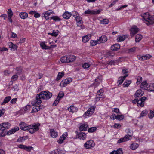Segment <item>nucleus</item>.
<instances>
[{"instance_id": "obj_26", "label": "nucleus", "mask_w": 154, "mask_h": 154, "mask_svg": "<svg viewBox=\"0 0 154 154\" xmlns=\"http://www.w3.org/2000/svg\"><path fill=\"white\" fill-rule=\"evenodd\" d=\"M78 137L80 139L84 140L86 137V134L83 132H81L79 134H78Z\"/></svg>"}, {"instance_id": "obj_1", "label": "nucleus", "mask_w": 154, "mask_h": 154, "mask_svg": "<svg viewBox=\"0 0 154 154\" xmlns=\"http://www.w3.org/2000/svg\"><path fill=\"white\" fill-rule=\"evenodd\" d=\"M52 94L48 91H43L37 94L35 100L32 101L31 104L32 105H39L43 100H48L52 96Z\"/></svg>"}, {"instance_id": "obj_55", "label": "nucleus", "mask_w": 154, "mask_h": 154, "mask_svg": "<svg viewBox=\"0 0 154 154\" xmlns=\"http://www.w3.org/2000/svg\"><path fill=\"white\" fill-rule=\"evenodd\" d=\"M51 19H53L55 21H59L60 20V19L57 16H54L51 17Z\"/></svg>"}, {"instance_id": "obj_53", "label": "nucleus", "mask_w": 154, "mask_h": 154, "mask_svg": "<svg viewBox=\"0 0 154 154\" xmlns=\"http://www.w3.org/2000/svg\"><path fill=\"white\" fill-rule=\"evenodd\" d=\"M8 16H12L13 15V13L12 11V10L11 8H9L8 9Z\"/></svg>"}, {"instance_id": "obj_9", "label": "nucleus", "mask_w": 154, "mask_h": 154, "mask_svg": "<svg viewBox=\"0 0 154 154\" xmlns=\"http://www.w3.org/2000/svg\"><path fill=\"white\" fill-rule=\"evenodd\" d=\"M18 147L19 148L24 149L28 152H30L33 149L32 147L27 146H26L23 144H20L18 146Z\"/></svg>"}, {"instance_id": "obj_19", "label": "nucleus", "mask_w": 154, "mask_h": 154, "mask_svg": "<svg viewBox=\"0 0 154 154\" xmlns=\"http://www.w3.org/2000/svg\"><path fill=\"white\" fill-rule=\"evenodd\" d=\"M120 48V45L118 43H116L111 46V49L112 51H117Z\"/></svg>"}, {"instance_id": "obj_38", "label": "nucleus", "mask_w": 154, "mask_h": 154, "mask_svg": "<svg viewBox=\"0 0 154 154\" xmlns=\"http://www.w3.org/2000/svg\"><path fill=\"white\" fill-rule=\"evenodd\" d=\"M142 38V36L140 34L137 35L135 36V41L136 42H138L141 40Z\"/></svg>"}, {"instance_id": "obj_7", "label": "nucleus", "mask_w": 154, "mask_h": 154, "mask_svg": "<svg viewBox=\"0 0 154 154\" xmlns=\"http://www.w3.org/2000/svg\"><path fill=\"white\" fill-rule=\"evenodd\" d=\"M101 10H98L97 11H94L88 9L85 12V13L89 14H99Z\"/></svg>"}, {"instance_id": "obj_37", "label": "nucleus", "mask_w": 154, "mask_h": 154, "mask_svg": "<svg viewBox=\"0 0 154 154\" xmlns=\"http://www.w3.org/2000/svg\"><path fill=\"white\" fill-rule=\"evenodd\" d=\"M139 146L138 144L136 143H133L131 144L130 147L131 149L133 150H135Z\"/></svg>"}, {"instance_id": "obj_52", "label": "nucleus", "mask_w": 154, "mask_h": 154, "mask_svg": "<svg viewBox=\"0 0 154 154\" xmlns=\"http://www.w3.org/2000/svg\"><path fill=\"white\" fill-rule=\"evenodd\" d=\"M65 139L64 137L61 136L59 140L57 141V142L59 144H62L63 142V140Z\"/></svg>"}, {"instance_id": "obj_56", "label": "nucleus", "mask_w": 154, "mask_h": 154, "mask_svg": "<svg viewBox=\"0 0 154 154\" xmlns=\"http://www.w3.org/2000/svg\"><path fill=\"white\" fill-rule=\"evenodd\" d=\"M16 70L17 71V73L18 74H20L21 73L22 71V69L21 67H17L16 68Z\"/></svg>"}, {"instance_id": "obj_5", "label": "nucleus", "mask_w": 154, "mask_h": 154, "mask_svg": "<svg viewBox=\"0 0 154 154\" xmlns=\"http://www.w3.org/2000/svg\"><path fill=\"white\" fill-rule=\"evenodd\" d=\"M131 139V135L129 134L126 135L123 137L119 139L117 141V143H120L125 142Z\"/></svg>"}, {"instance_id": "obj_11", "label": "nucleus", "mask_w": 154, "mask_h": 154, "mask_svg": "<svg viewBox=\"0 0 154 154\" xmlns=\"http://www.w3.org/2000/svg\"><path fill=\"white\" fill-rule=\"evenodd\" d=\"M152 56L149 54H147L141 56L140 55L137 56V57L140 60H144L147 59H149L151 58Z\"/></svg>"}, {"instance_id": "obj_46", "label": "nucleus", "mask_w": 154, "mask_h": 154, "mask_svg": "<svg viewBox=\"0 0 154 154\" xmlns=\"http://www.w3.org/2000/svg\"><path fill=\"white\" fill-rule=\"evenodd\" d=\"M109 20L106 19H104L100 21V23L103 24H106L108 23Z\"/></svg>"}, {"instance_id": "obj_20", "label": "nucleus", "mask_w": 154, "mask_h": 154, "mask_svg": "<svg viewBox=\"0 0 154 154\" xmlns=\"http://www.w3.org/2000/svg\"><path fill=\"white\" fill-rule=\"evenodd\" d=\"M19 130V128L16 126L12 129L11 130H9L7 132V134L8 135H10L15 132Z\"/></svg>"}, {"instance_id": "obj_3", "label": "nucleus", "mask_w": 154, "mask_h": 154, "mask_svg": "<svg viewBox=\"0 0 154 154\" xmlns=\"http://www.w3.org/2000/svg\"><path fill=\"white\" fill-rule=\"evenodd\" d=\"M72 79L71 78H68L65 79L63 80L60 84V85L63 87L67 86V84H69L72 81Z\"/></svg>"}, {"instance_id": "obj_6", "label": "nucleus", "mask_w": 154, "mask_h": 154, "mask_svg": "<svg viewBox=\"0 0 154 154\" xmlns=\"http://www.w3.org/2000/svg\"><path fill=\"white\" fill-rule=\"evenodd\" d=\"M95 107L93 106L90 108L87 112L83 115V116L85 117L86 116H90L94 112L95 110Z\"/></svg>"}, {"instance_id": "obj_35", "label": "nucleus", "mask_w": 154, "mask_h": 154, "mask_svg": "<svg viewBox=\"0 0 154 154\" xmlns=\"http://www.w3.org/2000/svg\"><path fill=\"white\" fill-rule=\"evenodd\" d=\"M64 73L63 72H59L58 73V75L56 78V80H58L61 79L62 77L64 75Z\"/></svg>"}, {"instance_id": "obj_15", "label": "nucleus", "mask_w": 154, "mask_h": 154, "mask_svg": "<svg viewBox=\"0 0 154 154\" xmlns=\"http://www.w3.org/2000/svg\"><path fill=\"white\" fill-rule=\"evenodd\" d=\"M67 63L72 62L75 60L76 57L73 55H68L67 56Z\"/></svg>"}, {"instance_id": "obj_48", "label": "nucleus", "mask_w": 154, "mask_h": 154, "mask_svg": "<svg viewBox=\"0 0 154 154\" xmlns=\"http://www.w3.org/2000/svg\"><path fill=\"white\" fill-rule=\"evenodd\" d=\"M98 43L97 42V40L96 41H91L90 42V45L91 46H94L96 45Z\"/></svg>"}, {"instance_id": "obj_51", "label": "nucleus", "mask_w": 154, "mask_h": 154, "mask_svg": "<svg viewBox=\"0 0 154 154\" xmlns=\"http://www.w3.org/2000/svg\"><path fill=\"white\" fill-rule=\"evenodd\" d=\"M90 66V65L88 63H85L82 64V67L84 69H87Z\"/></svg>"}, {"instance_id": "obj_58", "label": "nucleus", "mask_w": 154, "mask_h": 154, "mask_svg": "<svg viewBox=\"0 0 154 154\" xmlns=\"http://www.w3.org/2000/svg\"><path fill=\"white\" fill-rule=\"evenodd\" d=\"M142 78L141 77H139L137 79V85H139L142 82Z\"/></svg>"}, {"instance_id": "obj_30", "label": "nucleus", "mask_w": 154, "mask_h": 154, "mask_svg": "<svg viewBox=\"0 0 154 154\" xmlns=\"http://www.w3.org/2000/svg\"><path fill=\"white\" fill-rule=\"evenodd\" d=\"M143 92L141 90H137L136 93H135V95L137 97H140L143 95Z\"/></svg>"}, {"instance_id": "obj_63", "label": "nucleus", "mask_w": 154, "mask_h": 154, "mask_svg": "<svg viewBox=\"0 0 154 154\" xmlns=\"http://www.w3.org/2000/svg\"><path fill=\"white\" fill-rule=\"evenodd\" d=\"M137 48L136 47H133L129 49L128 51L130 52H134L136 50Z\"/></svg>"}, {"instance_id": "obj_17", "label": "nucleus", "mask_w": 154, "mask_h": 154, "mask_svg": "<svg viewBox=\"0 0 154 154\" xmlns=\"http://www.w3.org/2000/svg\"><path fill=\"white\" fill-rule=\"evenodd\" d=\"M128 74H126L124 76L120 77L118 81V85H121L123 82L125 78L128 76Z\"/></svg>"}, {"instance_id": "obj_41", "label": "nucleus", "mask_w": 154, "mask_h": 154, "mask_svg": "<svg viewBox=\"0 0 154 154\" xmlns=\"http://www.w3.org/2000/svg\"><path fill=\"white\" fill-rule=\"evenodd\" d=\"M67 56L62 57L60 59L61 61L63 63H67Z\"/></svg>"}, {"instance_id": "obj_12", "label": "nucleus", "mask_w": 154, "mask_h": 154, "mask_svg": "<svg viewBox=\"0 0 154 154\" xmlns=\"http://www.w3.org/2000/svg\"><path fill=\"white\" fill-rule=\"evenodd\" d=\"M130 34L131 37L133 36L135 34L137 33L138 31V28L136 26L133 27L131 28L130 30Z\"/></svg>"}, {"instance_id": "obj_27", "label": "nucleus", "mask_w": 154, "mask_h": 154, "mask_svg": "<svg viewBox=\"0 0 154 154\" xmlns=\"http://www.w3.org/2000/svg\"><path fill=\"white\" fill-rule=\"evenodd\" d=\"M53 12L52 11H50L49 10L44 12L43 13V14L44 15V17L45 18L46 20H48L49 19V18L48 16L51 14Z\"/></svg>"}, {"instance_id": "obj_62", "label": "nucleus", "mask_w": 154, "mask_h": 154, "mask_svg": "<svg viewBox=\"0 0 154 154\" xmlns=\"http://www.w3.org/2000/svg\"><path fill=\"white\" fill-rule=\"evenodd\" d=\"M72 15L75 18V17H77L79 15V14L78 13L75 11H73L72 12Z\"/></svg>"}, {"instance_id": "obj_22", "label": "nucleus", "mask_w": 154, "mask_h": 154, "mask_svg": "<svg viewBox=\"0 0 154 154\" xmlns=\"http://www.w3.org/2000/svg\"><path fill=\"white\" fill-rule=\"evenodd\" d=\"M72 15L71 13L66 11L65 12L63 15V17L64 19H67L70 18Z\"/></svg>"}, {"instance_id": "obj_28", "label": "nucleus", "mask_w": 154, "mask_h": 154, "mask_svg": "<svg viewBox=\"0 0 154 154\" xmlns=\"http://www.w3.org/2000/svg\"><path fill=\"white\" fill-rule=\"evenodd\" d=\"M28 14L26 12H21L19 14V16L21 19H25L28 17Z\"/></svg>"}, {"instance_id": "obj_13", "label": "nucleus", "mask_w": 154, "mask_h": 154, "mask_svg": "<svg viewBox=\"0 0 154 154\" xmlns=\"http://www.w3.org/2000/svg\"><path fill=\"white\" fill-rule=\"evenodd\" d=\"M20 128L24 131L26 130L27 129V128L28 127L29 125H27L25 123L23 122H21L20 124Z\"/></svg>"}, {"instance_id": "obj_36", "label": "nucleus", "mask_w": 154, "mask_h": 154, "mask_svg": "<svg viewBox=\"0 0 154 154\" xmlns=\"http://www.w3.org/2000/svg\"><path fill=\"white\" fill-rule=\"evenodd\" d=\"M131 82V81L130 80H126L123 84L122 85L124 87H128Z\"/></svg>"}, {"instance_id": "obj_14", "label": "nucleus", "mask_w": 154, "mask_h": 154, "mask_svg": "<svg viewBox=\"0 0 154 154\" xmlns=\"http://www.w3.org/2000/svg\"><path fill=\"white\" fill-rule=\"evenodd\" d=\"M31 125L32 128L33 129L35 132L39 130V127L40 126V124L39 123H35Z\"/></svg>"}, {"instance_id": "obj_32", "label": "nucleus", "mask_w": 154, "mask_h": 154, "mask_svg": "<svg viewBox=\"0 0 154 154\" xmlns=\"http://www.w3.org/2000/svg\"><path fill=\"white\" fill-rule=\"evenodd\" d=\"M68 109L69 112H71L72 113L76 112L77 110V108L75 107L72 106H71L70 107H69Z\"/></svg>"}, {"instance_id": "obj_40", "label": "nucleus", "mask_w": 154, "mask_h": 154, "mask_svg": "<svg viewBox=\"0 0 154 154\" xmlns=\"http://www.w3.org/2000/svg\"><path fill=\"white\" fill-rule=\"evenodd\" d=\"M125 38V36H119L117 39V40L118 42H120L124 41Z\"/></svg>"}, {"instance_id": "obj_25", "label": "nucleus", "mask_w": 154, "mask_h": 154, "mask_svg": "<svg viewBox=\"0 0 154 154\" xmlns=\"http://www.w3.org/2000/svg\"><path fill=\"white\" fill-rule=\"evenodd\" d=\"M34 106H35L33 107L32 111V112H36L40 110L41 109V105H34Z\"/></svg>"}, {"instance_id": "obj_50", "label": "nucleus", "mask_w": 154, "mask_h": 154, "mask_svg": "<svg viewBox=\"0 0 154 154\" xmlns=\"http://www.w3.org/2000/svg\"><path fill=\"white\" fill-rule=\"evenodd\" d=\"M97 128L95 127H93L89 128L88 130V132H93L96 130Z\"/></svg>"}, {"instance_id": "obj_29", "label": "nucleus", "mask_w": 154, "mask_h": 154, "mask_svg": "<svg viewBox=\"0 0 154 154\" xmlns=\"http://www.w3.org/2000/svg\"><path fill=\"white\" fill-rule=\"evenodd\" d=\"M88 125L87 124H82L79 127V130L81 131H84L87 130Z\"/></svg>"}, {"instance_id": "obj_31", "label": "nucleus", "mask_w": 154, "mask_h": 154, "mask_svg": "<svg viewBox=\"0 0 154 154\" xmlns=\"http://www.w3.org/2000/svg\"><path fill=\"white\" fill-rule=\"evenodd\" d=\"M11 99V97L8 96L6 97L4 100L3 102L2 103V105H4L9 101Z\"/></svg>"}, {"instance_id": "obj_59", "label": "nucleus", "mask_w": 154, "mask_h": 154, "mask_svg": "<svg viewBox=\"0 0 154 154\" xmlns=\"http://www.w3.org/2000/svg\"><path fill=\"white\" fill-rule=\"evenodd\" d=\"M60 100L57 99V98L55 100L54 102L53 103V106H56L59 103V101Z\"/></svg>"}, {"instance_id": "obj_8", "label": "nucleus", "mask_w": 154, "mask_h": 154, "mask_svg": "<svg viewBox=\"0 0 154 154\" xmlns=\"http://www.w3.org/2000/svg\"><path fill=\"white\" fill-rule=\"evenodd\" d=\"M76 21L77 22V24L78 26H80L81 27V28H84V26H82V24L83 23V21L82 20V18L79 15L77 17L75 18Z\"/></svg>"}, {"instance_id": "obj_33", "label": "nucleus", "mask_w": 154, "mask_h": 154, "mask_svg": "<svg viewBox=\"0 0 154 154\" xmlns=\"http://www.w3.org/2000/svg\"><path fill=\"white\" fill-rule=\"evenodd\" d=\"M40 45L42 49H49V46L46 45L45 43V42H43L41 43Z\"/></svg>"}, {"instance_id": "obj_47", "label": "nucleus", "mask_w": 154, "mask_h": 154, "mask_svg": "<svg viewBox=\"0 0 154 154\" xmlns=\"http://www.w3.org/2000/svg\"><path fill=\"white\" fill-rule=\"evenodd\" d=\"M137 105L138 106L143 107L144 106V103L142 100H141L139 99V100H137Z\"/></svg>"}, {"instance_id": "obj_64", "label": "nucleus", "mask_w": 154, "mask_h": 154, "mask_svg": "<svg viewBox=\"0 0 154 154\" xmlns=\"http://www.w3.org/2000/svg\"><path fill=\"white\" fill-rule=\"evenodd\" d=\"M95 80L96 82L99 83L102 81V79L100 78L97 77L95 79Z\"/></svg>"}, {"instance_id": "obj_16", "label": "nucleus", "mask_w": 154, "mask_h": 154, "mask_svg": "<svg viewBox=\"0 0 154 154\" xmlns=\"http://www.w3.org/2000/svg\"><path fill=\"white\" fill-rule=\"evenodd\" d=\"M97 42L98 44L107 41V38L105 35H102L100 37L99 39H97Z\"/></svg>"}, {"instance_id": "obj_34", "label": "nucleus", "mask_w": 154, "mask_h": 154, "mask_svg": "<svg viewBox=\"0 0 154 154\" xmlns=\"http://www.w3.org/2000/svg\"><path fill=\"white\" fill-rule=\"evenodd\" d=\"M90 37L91 36L90 35L84 36L82 38L83 42L84 43L86 42L90 39Z\"/></svg>"}, {"instance_id": "obj_10", "label": "nucleus", "mask_w": 154, "mask_h": 154, "mask_svg": "<svg viewBox=\"0 0 154 154\" xmlns=\"http://www.w3.org/2000/svg\"><path fill=\"white\" fill-rule=\"evenodd\" d=\"M10 126V125L9 123H3L2 125H0V130L4 131L5 129L9 128Z\"/></svg>"}, {"instance_id": "obj_57", "label": "nucleus", "mask_w": 154, "mask_h": 154, "mask_svg": "<svg viewBox=\"0 0 154 154\" xmlns=\"http://www.w3.org/2000/svg\"><path fill=\"white\" fill-rule=\"evenodd\" d=\"M149 117L150 119H152L154 117V112L151 111H150V113L148 114Z\"/></svg>"}, {"instance_id": "obj_54", "label": "nucleus", "mask_w": 154, "mask_h": 154, "mask_svg": "<svg viewBox=\"0 0 154 154\" xmlns=\"http://www.w3.org/2000/svg\"><path fill=\"white\" fill-rule=\"evenodd\" d=\"M116 119L118 120H122V119L124 118V116L122 115H118L117 116L116 115V117H115Z\"/></svg>"}, {"instance_id": "obj_49", "label": "nucleus", "mask_w": 154, "mask_h": 154, "mask_svg": "<svg viewBox=\"0 0 154 154\" xmlns=\"http://www.w3.org/2000/svg\"><path fill=\"white\" fill-rule=\"evenodd\" d=\"M103 92V90L102 89H101L98 91L97 94V95L99 96H102Z\"/></svg>"}, {"instance_id": "obj_24", "label": "nucleus", "mask_w": 154, "mask_h": 154, "mask_svg": "<svg viewBox=\"0 0 154 154\" xmlns=\"http://www.w3.org/2000/svg\"><path fill=\"white\" fill-rule=\"evenodd\" d=\"M109 154H123L122 149L119 148L116 151H112Z\"/></svg>"}, {"instance_id": "obj_43", "label": "nucleus", "mask_w": 154, "mask_h": 154, "mask_svg": "<svg viewBox=\"0 0 154 154\" xmlns=\"http://www.w3.org/2000/svg\"><path fill=\"white\" fill-rule=\"evenodd\" d=\"M64 96V93L62 91H60L59 92L58 96L57 97V99L60 100Z\"/></svg>"}, {"instance_id": "obj_42", "label": "nucleus", "mask_w": 154, "mask_h": 154, "mask_svg": "<svg viewBox=\"0 0 154 154\" xmlns=\"http://www.w3.org/2000/svg\"><path fill=\"white\" fill-rule=\"evenodd\" d=\"M27 129V130H28L31 134H33L35 132L33 129L32 128L31 125H29Z\"/></svg>"}, {"instance_id": "obj_44", "label": "nucleus", "mask_w": 154, "mask_h": 154, "mask_svg": "<svg viewBox=\"0 0 154 154\" xmlns=\"http://www.w3.org/2000/svg\"><path fill=\"white\" fill-rule=\"evenodd\" d=\"M148 112L146 110H144L143 111L141 114L140 116L139 117V118H140L142 117H143L145 116L146 115H147L148 113Z\"/></svg>"}, {"instance_id": "obj_18", "label": "nucleus", "mask_w": 154, "mask_h": 154, "mask_svg": "<svg viewBox=\"0 0 154 154\" xmlns=\"http://www.w3.org/2000/svg\"><path fill=\"white\" fill-rule=\"evenodd\" d=\"M114 54L112 51H109L106 53L104 54V57L106 58H111L114 56Z\"/></svg>"}, {"instance_id": "obj_2", "label": "nucleus", "mask_w": 154, "mask_h": 154, "mask_svg": "<svg viewBox=\"0 0 154 154\" xmlns=\"http://www.w3.org/2000/svg\"><path fill=\"white\" fill-rule=\"evenodd\" d=\"M142 16L143 17L142 20L146 22L145 23L147 25L152 24L154 23V19L149 15V13H145Z\"/></svg>"}, {"instance_id": "obj_60", "label": "nucleus", "mask_w": 154, "mask_h": 154, "mask_svg": "<svg viewBox=\"0 0 154 154\" xmlns=\"http://www.w3.org/2000/svg\"><path fill=\"white\" fill-rule=\"evenodd\" d=\"M18 77L17 75H14L11 78V81H15L17 79Z\"/></svg>"}, {"instance_id": "obj_61", "label": "nucleus", "mask_w": 154, "mask_h": 154, "mask_svg": "<svg viewBox=\"0 0 154 154\" xmlns=\"http://www.w3.org/2000/svg\"><path fill=\"white\" fill-rule=\"evenodd\" d=\"M121 126V125L120 124L115 123L114 124L113 127H114V128L119 129L120 128Z\"/></svg>"}, {"instance_id": "obj_23", "label": "nucleus", "mask_w": 154, "mask_h": 154, "mask_svg": "<svg viewBox=\"0 0 154 154\" xmlns=\"http://www.w3.org/2000/svg\"><path fill=\"white\" fill-rule=\"evenodd\" d=\"M50 132L51 133V137L55 138L57 137V133L55 131L54 129H50Z\"/></svg>"}, {"instance_id": "obj_4", "label": "nucleus", "mask_w": 154, "mask_h": 154, "mask_svg": "<svg viewBox=\"0 0 154 154\" xmlns=\"http://www.w3.org/2000/svg\"><path fill=\"white\" fill-rule=\"evenodd\" d=\"M95 143L92 140L87 141L84 144V146L87 149H91L94 147L95 146Z\"/></svg>"}, {"instance_id": "obj_21", "label": "nucleus", "mask_w": 154, "mask_h": 154, "mask_svg": "<svg viewBox=\"0 0 154 154\" xmlns=\"http://www.w3.org/2000/svg\"><path fill=\"white\" fill-rule=\"evenodd\" d=\"M148 85L146 81H144L140 85V88L143 90H146L147 89Z\"/></svg>"}, {"instance_id": "obj_39", "label": "nucleus", "mask_w": 154, "mask_h": 154, "mask_svg": "<svg viewBox=\"0 0 154 154\" xmlns=\"http://www.w3.org/2000/svg\"><path fill=\"white\" fill-rule=\"evenodd\" d=\"M27 138L26 136H23L19 137L17 140V142H22L24 141Z\"/></svg>"}, {"instance_id": "obj_45", "label": "nucleus", "mask_w": 154, "mask_h": 154, "mask_svg": "<svg viewBox=\"0 0 154 154\" xmlns=\"http://www.w3.org/2000/svg\"><path fill=\"white\" fill-rule=\"evenodd\" d=\"M59 32V31L58 30H57L55 31V30H53V31L52 33L51 34V35L52 36H54L55 37H56L57 36Z\"/></svg>"}]
</instances>
